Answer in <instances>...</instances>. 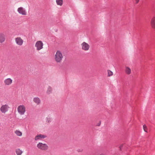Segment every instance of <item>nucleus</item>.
<instances>
[{
	"label": "nucleus",
	"instance_id": "obj_15",
	"mask_svg": "<svg viewBox=\"0 0 155 155\" xmlns=\"http://www.w3.org/2000/svg\"><path fill=\"white\" fill-rule=\"evenodd\" d=\"M15 153L17 155H21L23 153V151L20 148H17L15 150Z\"/></svg>",
	"mask_w": 155,
	"mask_h": 155
},
{
	"label": "nucleus",
	"instance_id": "obj_22",
	"mask_svg": "<svg viewBox=\"0 0 155 155\" xmlns=\"http://www.w3.org/2000/svg\"><path fill=\"white\" fill-rule=\"evenodd\" d=\"M140 0H135L136 3L137 4L139 2Z\"/></svg>",
	"mask_w": 155,
	"mask_h": 155
},
{
	"label": "nucleus",
	"instance_id": "obj_24",
	"mask_svg": "<svg viewBox=\"0 0 155 155\" xmlns=\"http://www.w3.org/2000/svg\"><path fill=\"white\" fill-rule=\"evenodd\" d=\"M99 126H100V124H98Z\"/></svg>",
	"mask_w": 155,
	"mask_h": 155
},
{
	"label": "nucleus",
	"instance_id": "obj_3",
	"mask_svg": "<svg viewBox=\"0 0 155 155\" xmlns=\"http://www.w3.org/2000/svg\"><path fill=\"white\" fill-rule=\"evenodd\" d=\"M36 146L38 149L43 151H47L49 148L47 144L40 142L37 144Z\"/></svg>",
	"mask_w": 155,
	"mask_h": 155
},
{
	"label": "nucleus",
	"instance_id": "obj_20",
	"mask_svg": "<svg viewBox=\"0 0 155 155\" xmlns=\"http://www.w3.org/2000/svg\"><path fill=\"white\" fill-rule=\"evenodd\" d=\"M46 122L49 123L51 122V118L50 117H48L46 118Z\"/></svg>",
	"mask_w": 155,
	"mask_h": 155
},
{
	"label": "nucleus",
	"instance_id": "obj_21",
	"mask_svg": "<svg viewBox=\"0 0 155 155\" xmlns=\"http://www.w3.org/2000/svg\"><path fill=\"white\" fill-rule=\"evenodd\" d=\"M143 127L144 130L145 132H147V128L146 126L145 125H143Z\"/></svg>",
	"mask_w": 155,
	"mask_h": 155
},
{
	"label": "nucleus",
	"instance_id": "obj_5",
	"mask_svg": "<svg viewBox=\"0 0 155 155\" xmlns=\"http://www.w3.org/2000/svg\"><path fill=\"white\" fill-rule=\"evenodd\" d=\"M10 107L7 104L2 105L0 108V111L3 114H5L7 112Z\"/></svg>",
	"mask_w": 155,
	"mask_h": 155
},
{
	"label": "nucleus",
	"instance_id": "obj_11",
	"mask_svg": "<svg viewBox=\"0 0 155 155\" xmlns=\"http://www.w3.org/2000/svg\"><path fill=\"white\" fill-rule=\"evenodd\" d=\"M150 24L151 28L155 30V16L151 18Z\"/></svg>",
	"mask_w": 155,
	"mask_h": 155
},
{
	"label": "nucleus",
	"instance_id": "obj_13",
	"mask_svg": "<svg viewBox=\"0 0 155 155\" xmlns=\"http://www.w3.org/2000/svg\"><path fill=\"white\" fill-rule=\"evenodd\" d=\"M33 101L37 105H39L41 104V101L40 99L38 97H35L33 98Z\"/></svg>",
	"mask_w": 155,
	"mask_h": 155
},
{
	"label": "nucleus",
	"instance_id": "obj_14",
	"mask_svg": "<svg viewBox=\"0 0 155 155\" xmlns=\"http://www.w3.org/2000/svg\"><path fill=\"white\" fill-rule=\"evenodd\" d=\"M125 71L126 74L127 75H130L131 73V70L130 68L126 66L125 67Z\"/></svg>",
	"mask_w": 155,
	"mask_h": 155
},
{
	"label": "nucleus",
	"instance_id": "obj_6",
	"mask_svg": "<svg viewBox=\"0 0 155 155\" xmlns=\"http://www.w3.org/2000/svg\"><path fill=\"white\" fill-rule=\"evenodd\" d=\"M81 47L82 50L87 51L89 50L90 46L88 43L83 42L81 44Z\"/></svg>",
	"mask_w": 155,
	"mask_h": 155
},
{
	"label": "nucleus",
	"instance_id": "obj_7",
	"mask_svg": "<svg viewBox=\"0 0 155 155\" xmlns=\"http://www.w3.org/2000/svg\"><path fill=\"white\" fill-rule=\"evenodd\" d=\"M47 136L45 135L41 134H37L35 136L34 139L35 141H37L44 139Z\"/></svg>",
	"mask_w": 155,
	"mask_h": 155
},
{
	"label": "nucleus",
	"instance_id": "obj_17",
	"mask_svg": "<svg viewBox=\"0 0 155 155\" xmlns=\"http://www.w3.org/2000/svg\"><path fill=\"white\" fill-rule=\"evenodd\" d=\"M56 2L58 5L61 6L63 4V0H56Z\"/></svg>",
	"mask_w": 155,
	"mask_h": 155
},
{
	"label": "nucleus",
	"instance_id": "obj_16",
	"mask_svg": "<svg viewBox=\"0 0 155 155\" xmlns=\"http://www.w3.org/2000/svg\"><path fill=\"white\" fill-rule=\"evenodd\" d=\"M15 133L18 136L21 137L22 135V133L19 130H17L15 131Z\"/></svg>",
	"mask_w": 155,
	"mask_h": 155
},
{
	"label": "nucleus",
	"instance_id": "obj_23",
	"mask_svg": "<svg viewBox=\"0 0 155 155\" xmlns=\"http://www.w3.org/2000/svg\"><path fill=\"white\" fill-rule=\"evenodd\" d=\"M99 155H104V153H101Z\"/></svg>",
	"mask_w": 155,
	"mask_h": 155
},
{
	"label": "nucleus",
	"instance_id": "obj_8",
	"mask_svg": "<svg viewBox=\"0 0 155 155\" xmlns=\"http://www.w3.org/2000/svg\"><path fill=\"white\" fill-rule=\"evenodd\" d=\"M15 41L16 44L19 46H21L24 43L23 39L20 37H18L15 38Z\"/></svg>",
	"mask_w": 155,
	"mask_h": 155
},
{
	"label": "nucleus",
	"instance_id": "obj_4",
	"mask_svg": "<svg viewBox=\"0 0 155 155\" xmlns=\"http://www.w3.org/2000/svg\"><path fill=\"white\" fill-rule=\"evenodd\" d=\"M44 44L42 41H38L35 43V47L36 48V50L38 51H40L43 48Z\"/></svg>",
	"mask_w": 155,
	"mask_h": 155
},
{
	"label": "nucleus",
	"instance_id": "obj_25",
	"mask_svg": "<svg viewBox=\"0 0 155 155\" xmlns=\"http://www.w3.org/2000/svg\"><path fill=\"white\" fill-rule=\"evenodd\" d=\"M99 126H100V124H98Z\"/></svg>",
	"mask_w": 155,
	"mask_h": 155
},
{
	"label": "nucleus",
	"instance_id": "obj_19",
	"mask_svg": "<svg viewBox=\"0 0 155 155\" xmlns=\"http://www.w3.org/2000/svg\"><path fill=\"white\" fill-rule=\"evenodd\" d=\"M107 76L108 77L112 76L113 74V72L110 70H108L107 71Z\"/></svg>",
	"mask_w": 155,
	"mask_h": 155
},
{
	"label": "nucleus",
	"instance_id": "obj_1",
	"mask_svg": "<svg viewBox=\"0 0 155 155\" xmlns=\"http://www.w3.org/2000/svg\"><path fill=\"white\" fill-rule=\"evenodd\" d=\"M64 58L63 53L60 50H57L54 55V58L55 61L58 63H61Z\"/></svg>",
	"mask_w": 155,
	"mask_h": 155
},
{
	"label": "nucleus",
	"instance_id": "obj_18",
	"mask_svg": "<svg viewBox=\"0 0 155 155\" xmlns=\"http://www.w3.org/2000/svg\"><path fill=\"white\" fill-rule=\"evenodd\" d=\"M52 89L51 87L49 86L47 91V93L48 94H50L52 92Z\"/></svg>",
	"mask_w": 155,
	"mask_h": 155
},
{
	"label": "nucleus",
	"instance_id": "obj_10",
	"mask_svg": "<svg viewBox=\"0 0 155 155\" xmlns=\"http://www.w3.org/2000/svg\"><path fill=\"white\" fill-rule=\"evenodd\" d=\"M13 82L12 80L10 78H8L5 79L4 81V83L5 86L11 85Z\"/></svg>",
	"mask_w": 155,
	"mask_h": 155
},
{
	"label": "nucleus",
	"instance_id": "obj_12",
	"mask_svg": "<svg viewBox=\"0 0 155 155\" xmlns=\"http://www.w3.org/2000/svg\"><path fill=\"white\" fill-rule=\"evenodd\" d=\"M5 39V35L3 33H0V43L4 42Z\"/></svg>",
	"mask_w": 155,
	"mask_h": 155
},
{
	"label": "nucleus",
	"instance_id": "obj_9",
	"mask_svg": "<svg viewBox=\"0 0 155 155\" xmlns=\"http://www.w3.org/2000/svg\"><path fill=\"white\" fill-rule=\"evenodd\" d=\"M17 11L19 14L22 15H27V12L25 9L23 7H20L18 8Z\"/></svg>",
	"mask_w": 155,
	"mask_h": 155
},
{
	"label": "nucleus",
	"instance_id": "obj_2",
	"mask_svg": "<svg viewBox=\"0 0 155 155\" xmlns=\"http://www.w3.org/2000/svg\"><path fill=\"white\" fill-rule=\"evenodd\" d=\"M17 110L18 114L22 116L25 114L26 112V107L23 104H21L18 106L17 108Z\"/></svg>",
	"mask_w": 155,
	"mask_h": 155
}]
</instances>
